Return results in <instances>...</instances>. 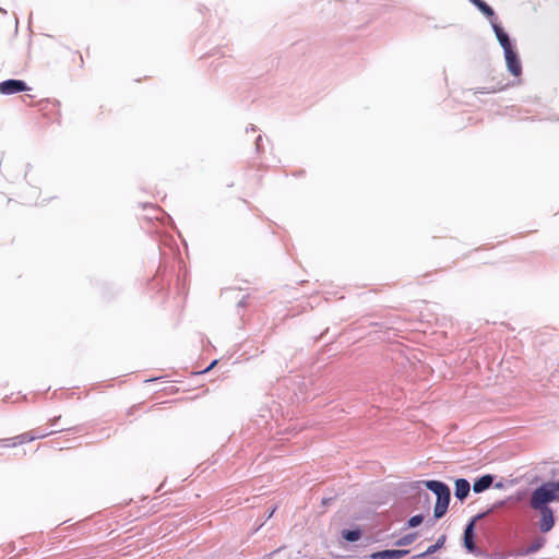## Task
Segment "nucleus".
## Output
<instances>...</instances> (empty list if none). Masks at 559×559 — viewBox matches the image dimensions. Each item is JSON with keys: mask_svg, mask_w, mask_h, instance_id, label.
<instances>
[{"mask_svg": "<svg viewBox=\"0 0 559 559\" xmlns=\"http://www.w3.org/2000/svg\"><path fill=\"white\" fill-rule=\"evenodd\" d=\"M496 487L501 488V487H502V484H500V483H499V484H496Z\"/></svg>", "mask_w": 559, "mask_h": 559, "instance_id": "19", "label": "nucleus"}, {"mask_svg": "<svg viewBox=\"0 0 559 559\" xmlns=\"http://www.w3.org/2000/svg\"><path fill=\"white\" fill-rule=\"evenodd\" d=\"M559 501V496L556 492L552 481L543 484L536 488L531 496L530 504L534 510L548 508L547 503Z\"/></svg>", "mask_w": 559, "mask_h": 559, "instance_id": "2", "label": "nucleus"}, {"mask_svg": "<svg viewBox=\"0 0 559 559\" xmlns=\"http://www.w3.org/2000/svg\"><path fill=\"white\" fill-rule=\"evenodd\" d=\"M424 521V516L420 514L414 515L408 520V527H416L420 525Z\"/></svg>", "mask_w": 559, "mask_h": 559, "instance_id": "17", "label": "nucleus"}, {"mask_svg": "<svg viewBox=\"0 0 559 559\" xmlns=\"http://www.w3.org/2000/svg\"><path fill=\"white\" fill-rule=\"evenodd\" d=\"M445 540H447V536H445L444 534H442V535L437 539L436 544H433V545L429 546V547L426 549V551H424V552H421V554H419V555L415 556V557H414V559H416V558H424V557H426V556H428V555H431V554L436 552L437 550H439L440 548H442V547L444 546Z\"/></svg>", "mask_w": 559, "mask_h": 559, "instance_id": "12", "label": "nucleus"}, {"mask_svg": "<svg viewBox=\"0 0 559 559\" xmlns=\"http://www.w3.org/2000/svg\"><path fill=\"white\" fill-rule=\"evenodd\" d=\"M342 536L348 542H356L360 538V532L358 530H344Z\"/></svg>", "mask_w": 559, "mask_h": 559, "instance_id": "15", "label": "nucleus"}, {"mask_svg": "<svg viewBox=\"0 0 559 559\" xmlns=\"http://www.w3.org/2000/svg\"><path fill=\"white\" fill-rule=\"evenodd\" d=\"M469 490H471V485L466 479L460 478L455 481V497L457 499H460V500L465 499L468 496Z\"/></svg>", "mask_w": 559, "mask_h": 559, "instance_id": "8", "label": "nucleus"}, {"mask_svg": "<svg viewBox=\"0 0 559 559\" xmlns=\"http://www.w3.org/2000/svg\"><path fill=\"white\" fill-rule=\"evenodd\" d=\"M464 545L469 551H474L476 548L474 543V521H472L465 528Z\"/></svg>", "mask_w": 559, "mask_h": 559, "instance_id": "11", "label": "nucleus"}, {"mask_svg": "<svg viewBox=\"0 0 559 559\" xmlns=\"http://www.w3.org/2000/svg\"><path fill=\"white\" fill-rule=\"evenodd\" d=\"M52 433H53L52 431L31 430V431L23 432L19 436L12 437V438L3 439L2 442H3V445L7 448H14L17 445H22V444L32 442L36 439H41V438L48 437Z\"/></svg>", "mask_w": 559, "mask_h": 559, "instance_id": "3", "label": "nucleus"}, {"mask_svg": "<svg viewBox=\"0 0 559 559\" xmlns=\"http://www.w3.org/2000/svg\"><path fill=\"white\" fill-rule=\"evenodd\" d=\"M416 538H417V533H411V534H407V535L401 537L400 539H397L395 545L396 546H407V545H411Z\"/></svg>", "mask_w": 559, "mask_h": 559, "instance_id": "16", "label": "nucleus"}, {"mask_svg": "<svg viewBox=\"0 0 559 559\" xmlns=\"http://www.w3.org/2000/svg\"><path fill=\"white\" fill-rule=\"evenodd\" d=\"M475 4L486 16L492 17L495 15L493 10L483 0H469Z\"/></svg>", "mask_w": 559, "mask_h": 559, "instance_id": "14", "label": "nucleus"}, {"mask_svg": "<svg viewBox=\"0 0 559 559\" xmlns=\"http://www.w3.org/2000/svg\"><path fill=\"white\" fill-rule=\"evenodd\" d=\"M545 543H546V539L544 537H537L526 549L522 550L520 552V555L527 556V555L534 554V552L538 551L540 548H543Z\"/></svg>", "mask_w": 559, "mask_h": 559, "instance_id": "13", "label": "nucleus"}, {"mask_svg": "<svg viewBox=\"0 0 559 559\" xmlns=\"http://www.w3.org/2000/svg\"><path fill=\"white\" fill-rule=\"evenodd\" d=\"M408 550H402V549H392V550H382L377 551L370 555L371 559H401L405 555H407Z\"/></svg>", "mask_w": 559, "mask_h": 559, "instance_id": "7", "label": "nucleus"}, {"mask_svg": "<svg viewBox=\"0 0 559 559\" xmlns=\"http://www.w3.org/2000/svg\"><path fill=\"white\" fill-rule=\"evenodd\" d=\"M506 62L508 70L514 75L519 76L522 73V66L521 61L514 51V49L508 50L504 52Z\"/></svg>", "mask_w": 559, "mask_h": 559, "instance_id": "5", "label": "nucleus"}, {"mask_svg": "<svg viewBox=\"0 0 559 559\" xmlns=\"http://www.w3.org/2000/svg\"><path fill=\"white\" fill-rule=\"evenodd\" d=\"M493 31L496 33L497 39L499 40L501 47L504 52L513 49L509 36L504 33V31L497 24H493Z\"/></svg>", "mask_w": 559, "mask_h": 559, "instance_id": "9", "label": "nucleus"}, {"mask_svg": "<svg viewBox=\"0 0 559 559\" xmlns=\"http://www.w3.org/2000/svg\"><path fill=\"white\" fill-rule=\"evenodd\" d=\"M216 362H217V361H216V360H214V361L210 365V367H209V368H206V370H205V371H207V370L212 369V368L216 365Z\"/></svg>", "mask_w": 559, "mask_h": 559, "instance_id": "18", "label": "nucleus"}, {"mask_svg": "<svg viewBox=\"0 0 559 559\" xmlns=\"http://www.w3.org/2000/svg\"><path fill=\"white\" fill-rule=\"evenodd\" d=\"M29 87L21 80H5L0 82V93L3 95H12L20 92L28 91Z\"/></svg>", "mask_w": 559, "mask_h": 559, "instance_id": "4", "label": "nucleus"}, {"mask_svg": "<svg viewBox=\"0 0 559 559\" xmlns=\"http://www.w3.org/2000/svg\"><path fill=\"white\" fill-rule=\"evenodd\" d=\"M80 62H81V64H83V58H82V56H80Z\"/></svg>", "mask_w": 559, "mask_h": 559, "instance_id": "20", "label": "nucleus"}, {"mask_svg": "<svg viewBox=\"0 0 559 559\" xmlns=\"http://www.w3.org/2000/svg\"><path fill=\"white\" fill-rule=\"evenodd\" d=\"M492 481L493 477L491 475H484L474 483L473 490L477 493L483 492L491 486Z\"/></svg>", "mask_w": 559, "mask_h": 559, "instance_id": "10", "label": "nucleus"}, {"mask_svg": "<svg viewBox=\"0 0 559 559\" xmlns=\"http://www.w3.org/2000/svg\"><path fill=\"white\" fill-rule=\"evenodd\" d=\"M426 487L437 496L433 515L436 519H441L448 511L451 496L450 488L439 480H428Z\"/></svg>", "mask_w": 559, "mask_h": 559, "instance_id": "1", "label": "nucleus"}, {"mask_svg": "<svg viewBox=\"0 0 559 559\" xmlns=\"http://www.w3.org/2000/svg\"><path fill=\"white\" fill-rule=\"evenodd\" d=\"M540 513L539 530L543 533H548L555 525L554 512L550 508L538 510Z\"/></svg>", "mask_w": 559, "mask_h": 559, "instance_id": "6", "label": "nucleus"}]
</instances>
